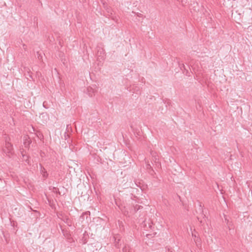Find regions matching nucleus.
Segmentation results:
<instances>
[{"mask_svg": "<svg viewBox=\"0 0 252 252\" xmlns=\"http://www.w3.org/2000/svg\"><path fill=\"white\" fill-rule=\"evenodd\" d=\"M3 152L8 157H11L14 154L13 146L11 143H7L3 148Z\"/></svg>", "mask_w": 252, "mask_h": 252, "instance_id": "f257e3e1", "label": "nucleus"}, {"mask_svg": "<svg viewBox=\"0 0 252 252\" xmlns=\"http://www.w3.org/2000/svg\"><path fill=\"white\" fill-rule=\"evenodd\" d=\"M96 55L99 60H103L105 58V51L103 48L97 47Z\"/></svg>", "mask_w": 252, "mask_h": 252, "instance_id": "f03ea898", "label": "nucleus"}, {"mask_svg": "<svg viewBox=\"0 0 252 252\" xmlns=\"http://www.w3.org/2000/svg\"><path fill=\"white\" fill-rule=\"evenodd\" d=\"M24 145L25 147L28 148L29 147L32 141L30 139V137L28 135H25L23 137Z\"/></svg>", "mask_w": 252, "mask_h": 252, "instance_id": "7ed1b4c3", "label": "nucleus"}, {"mask_svg": "<svg viewBox=\"0 0 252 252\" xmlns=\"http://www.w3.org/2000/svg\"><path fill=\"white\" fill-rule=\"evenodd\" d=\"M87 94L91 97L93 96L94 94V93L96 91L95 89L91 86L88 87L87 89Z\"/></svg>", "mask_w": 252, "mask_h": 252, "instance_id": "20e7f679", "label": "nucleus"}, {"mask_svg": "<svg viewBox=\"0 0 252 252\" xmlns=\"http://www.w3.org/2000/svg\"><path fill=\"white\" fill-rule=\"evenodd\" d=\"M40 173L42 175L44 178H47L48 176V174L47 173L46 169L41 165V164H39Z\"/></svg>", "mask_w": 252, "mask_h": 252, "instance_id": "39448f33", "label": "nucleus"}, {"mask_svg": "<svg viewBox=\"0 0 252 252\" xmlns=\"http://www.w3.org/2000/svg\"><path fill=\"white\" fill-rule=\"evenodd\" d=\"M122 251H123V252H131L130 251V249L128 246H125L123 248Z\"/></svg>", "mask_w": 252, "mask_h": 252, "instance_id": "423d86ee", "label": "nucleus"}, {"mask_svg": "<svg viewBox=\"0 0 252 252\" xmlns=\"http://www.w3.org/2000/svg\"><path fill=\"white\" fill-rule=\"evenodd\" d=\"M227 225L229 230H231V229H233V224L231 221H230L228 223H227Z\"/></svg>", "mask_w": 252, "mask_h": 252, "instance_id": "0eeeda50", "label": "nucleus"}, {"mask_svg": "<svg viewBox=\"0 0 252 252\" xmlns=\"http://www.w3.org/2000/svg\"><path fill=\"white\" fill-rule=\"evenodd\" d=\"M4 140H5V145L7 144V143H11L10 142V139L9 137H8L7 136H5L4 137Z\"/></svg>", "mask_w": 252, "mask_h": 252, "instance_id": "6e6552de", "label": "nucleus"}, {"mask_svg": "<svg viewBox=\"0 0 252 252\" xmlns=\"http://www.w3.org/2000/svg\"><path fill=\"white\" fill-rule=\"evenodd\" d=\"M151 154L152 155V156L154 157L155 158V161H156V160H157V154L156 152H154L153 151H152L151 152Z\"/></svg>", "mask_w": 252, "mask_h": 252, "instance_id": "1a4fd4ad", "label": "nucleus"}, {"mask_svg": "<svg viewBox=\"0 0 252 252\" xmlns=\"http://www.w3.org/2000/svg\"><path fill=\"white\" fill-rule=\"evenodd\" d=\"M224 220H225V222L226 223V224L230 221L228 219V218H227V217L226 216H224Z\"/></svg>", "mask_w": 252, "mask_h": 252, "instance_id": "9d476101", "label": "nucleus"}, {"mask_svg": "<svg viewBox=\"0 0 252 252\" xmlns=\"http://www.w3.org/2000/svg\"><path fill=\"white\" fill-rule=\"evenodd\" d=\"M179 65L181 69H182V67L185 69V66L184 63H179Z\"/></svg>", "mask_w": 252, "mask_h": 252, "instance_id": "9b49d317", "label": "nucleus"}, {"mask_svg": "<svg viewBox=\"0 0 252 252\" xmlns=\"http://www.w3.org/2000/svg\"><path fill=\"white\" fill-rule=\"evenodd\" d=\"M64 221L68 225H70V224H69L70 223V221L68 219H66V221L64 220Z\"/></svg>", "mask_w": 252, "mask_h": 252, "instance_id": "f8f14e48", "label": "nucleus"}, {"mask_svg": "<svg viewBox=\"0 0 252 252\" xmlns=\"http://www.w3.org/2000/svg\"><path fill=\"white\" fill-rule=\"evenodd\" d=\"M199 206H200V208H199L200 211V212H201V213H202V212H203V210H202V205H201V203H200V204H199Z\"/></svg>", "mask_w": 252, "mask_h": 252, "instance_id": "ddd939ff", "label": "nucleus"}, {"mask_svg": "<svg viewBox=\"0 0 252 252\" xmlns=\"http://www.w3.org/2000/svg\"><path fill=\"white\" fill-rule=\"evenodd\" d=\"M140 207H141L140 206H139V205H137H137H136V206H135V210H138V209H140Z\"/></svg>", "mask_w": 252, "mask_h": 252, "instance_id": "4468645a", "label": "nucleus"}, {"mask_svg": "<svg viewBox=\"0 0 252 252\" xmlns=\"http://www.w3.org/2000/svg\"><path fill=\"white\" fill-rule=\"evenodd\" d=\"M69 128H71V126L69 125H67L66 126V129L68 130Z\"/></svg>", "mask_w": 252, "mask_h": 252, "instance_id": "2eb2a0df", "label": "nucleus"}, {"mask_svg": "<svg viewBox=\"0 0 252 252\" xmlns=\"http://www.w3.org/2000/svg\"><path fill=\"white\" fill-rule=\"evenodd\" d=\"M192 236H193V237H194L195 238H196V235H195V234H193V233H192Z\"/></svg>", "mask_w": 252, "mask_h": 252, "instance_id": "dca6fc26", "label": "nucleus"}, {"mask_svg": "<svg viewBox=\"0 0 252 252\" xmlns=\"http://www.w3.org/2000/svg\"><path fill=\"white\" fill-rule=\"evenodd\" d=\"M192 67L193 69H195V64H193L192 65Z\"/></svg>", "mask_w": 252, "mask_h": 252, "instance_id": "f3484780", "label": "nucleus"}, {"mask_svg": "<svg viewBox=\"0 0 252 252\" xmlns=\"http://www.w3.org/2000/svg\"><path fill=\"white\" fill-rule=\"evenodd\" d=\"M45 103V102H43V106H44L45 108H46Z\"/></svg>", "mask_w": 252, "mask_h": 252, "instance_id": "a211bd4d", "label": "nucleus"}, {"mask_svg": "<svg viewBox=\"0 0 252 252\" xmlns=\"http://www.w3.org/2000/svg\"><path fill=\"white\" fill-rule=\"evenodd\" d=\"M115 246H116V247L119 248V246H118V245H117V244H115Z\"/></svg>", "mask_w": 252, "mask_h": 252, "instance_id": "6ab92c4d", "label": "nucleus"}, {"mask_svg": "<svg viewBox=\"0 0 252 252\" xmlns=\"http://www.w3.org/2000/svg\"><path fill=\"white\" fill-rule=\"evenodd\" d=\"M149 167H150V164L147 165V168H149Z\"/></svg>", "mask_w": 252, "mask_h": 252, "instance_id": "aec40b11", "label": "nucleus"}, {"mask_svg": "<svg viewBox=\"0 0 252 252\" xmlns=\"http://www.w3.org/2000/svg\"><path fill=\"white\" fill-rule=\"evenodd\" d=\"M119 241H120V239H118V242H117V243H119Z\"/></svg>", "mask_w": 252, "mask_h": 252, "instance_id": "412c9836", "label": "nucleus"}]
</instances>
